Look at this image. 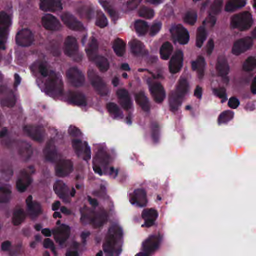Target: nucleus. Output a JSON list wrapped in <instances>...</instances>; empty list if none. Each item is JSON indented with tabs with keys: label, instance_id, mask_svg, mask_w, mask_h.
<instances>
[{
	"label": "nucleus",
	"instance_id": "f257e3e1",
	"mask_svg": "<svg viewBox=\"0 0 256 256\" xmlns=\"http://www.w3.org/2000/svg\"><path fill=\"white\" fill-rule=\"evenodd\" d=\"M32 71H38L42 76L37 84L42 92L54 98H59L62 96L64 84L62 76L50 70L46 62L38 61L31 67Z\"/></svg>",
	"mask_w": 256,
	"mask_h": 256
},
{
	"label": "nucleus",
	"instance_id": "f03ea898",
	"mask_svg": "<svg viewBox=\"0 0 256 256\" xmlns=\"http://www.w3.org/2000/svg\"><path fill=\"white\" fill-rule=\"evenodd\" d=\"M122 230L118 224H114L110 228L103 244L106 256H120L122 252Z\"/></svg>",
	"mask_w": 256,
	"mask_h": 256
},
{
	"label": "nucleus",
	"instance_id": "7ed1b4c3",
	"mask_svg": "<svg viewBox=\"0 0 256 256\" xmlns=\"http://www.w3.org/2000/svg\"><path fill=\"white\" fill-rule=\"evenodd\" d=\"M98 152L93 160V168L96 173L100 176L108 174L111 178H115L118 174V170L114 168H108L114 158L110 156L106 152V148L104 144L96 145Z\"/></svg>",
	"mask_w": 256,
	"mask_h": 256
},
{
	"label": "nucleus",
	"instance_id": "20e7f679",
	"mask_svg": "<svg viewBox=\"0 0 256 256\" xmlns=\"http://www.w3.org/2000/svg\"><path fill=\"white\" fill-rule=\"evenodd\" d=\"M190 86L188 78L181 76L178 80L176 89L172 92L170 98V105L171 110L176 111L181 106L183 98L190 92Z\"/></svg>",
	"mask_w": 256,
	"mask_h": 256
},
{
	"label": "nucleus",
	"instance_id": "39448f33",
	"mask_svg": "<svg viewBox=\"0 0 256 256\" xmlns=\"http://www.w3.org/2000/svg\"><path fill=\"white\" fill-rule=\"evenodd\" d=\"M148 72L152 76V79L148 78L146 80L149 90L154 100L158 103H160L166 98V92L163 86L160 83L153 80L164 79V72L162 70L158 71L155 74H151Z\"/></svg>",
	"mask_w": 256,
	"mask_h": 256
},
{
	"label": "nucleus",
	"instance_id": "423d86ee",
	"mask_svg": "<svg viewBox=\"0 0 256 256\" xmlns=\"http://www.w3.org/2000/svg\"><path fill=\"white\" fill-rule=\"evenodd\" d=\"M254 24V20L251 14L244 12L234 16L231 18L230 25L234 28L240 31L249 30Z\"/></svg>",
	"mask_w": 256,
	"mask_h": 256
},
{
	"label": "nucleus",
	"instance_id": "0eeeda50",
	"mask_svg": "<svg viewBox=\"0 0 256 256\" xmlns=\"http://www.w3.org/2000/svg\"><path fill=\"white\" fill-rule=\"evenodd\" d=\"M97 48L96 40L95 38H92L86 51L90 60L94 62L101 71H106L109 68V64L106 58L97 55Z\"/></svg>",
	"mask_w": 256,
	"mask_h": 256
},
{
	"label": "nucleus",
	"instance_id": "6e6552de",
	"mask_svg": "<svg viewBox=\"0 0 256 256\" xmlns=\"http://www.w3.org/2000/svg\"><path fill=\"white\" fill-rule=\"evenodd\" d=\"M12 14L2 12L0 13V50L6 49V36L9 27L12 25Z\"/></svg>",
	"mask_w": 256,
	"mask_h": 256
},
{
	"label": "nucleus",
	"instance_id": "1a4fd4ad",
	"mask_svg": "<svg viewBox=\"0 0 256 256\" xmlns=\"http://www.w3.org/2000/svg\"><path fill=\"white\" fill-rule=\"evenodd\" d=\"M174 42L182 45L188 44L190 41V34L188 30L181 24L173 25L170 29Z\"/></svg>",
	"mask_w": 256,
	"mask_h": 256
},
{
	"label": "nucleus",
	"instance_id": "9d476101",
	"mask_svg": "<svg viewBox=\"0 0 256 256\" xmlns=\"http://www.w3.org/2000/svg\"><path fill=\"white\" fill-rule=\"evenodd\" d=\"M254 41L250 36H246L236 40L232 48V53L236 56L246 52L252 48Z\"/></svg>",
	"mask_w": 256,
	"mask_h": 256
},
{
	"label": "nucleus",
	"instance_id": "9b49d317",
	"mask_svg": "<svg viewBox=\"0 0 256 256\" xmlns=\"http://www.w3.org/2000/svg\"><path fill=\"white\" fill-rule=\"evenodd\" d=\"M72 146L78 157L82 158L86 161L91 159V150L88 144L78 140L72 141Z\"/></svg>",
	"mask_w": 256,
	"mask_h": 256
},
{
	"label": "nucleus",
	"instance_id": "f8f14e48",
	"mask_svg": "<svg viewBox=\"0 0 256 256\" xmlns=\"http://www.w3.org/2000/svg\"><path fill=\"white\" fill-rule=\"evenodd\" d=\"M162 237L159 234L152 235L143 242V250L150 254L158 250L162 241Z\"/></svg>",
	"mask_w": 256,
	"mask_h": 256
},
{
	"label": "nucleus",
	"instance_id": "ddd939ff",
	"mask_svg": "<svg viewBox=\"0 0 256 256\" xmlns=\"http://www.w3.org/2000/svg\"><path fill=\"white\" fill-rule=\"evenodd\" d=\"M42 24L46 30L52 32L59 31L62 28L60 21L50 14H44L42 17Z\"/></svg>",
	"mask_w": 256,
	"mask_h": 256
},
{
	"label": "nucleus",
	"instance_id": "4468645a",
	"mask_svg": "<svg viewBox=\"0 0 256 256\" xmlns=\"http://www.w3.org/2000/svg\"><path fill=\"white\" fill-rule=\"evenodd\" d=\"M108 216L105 211H102L100 213L94 216L92 218H90L87 216H82L81 218L82 222L84 224L90 223L95 228H99L102 226L107 221Z\"/></svg>",
	"mask_w": 256,
	"mask_h": 256
},
{
	"label": "nucleus",
	"instance_id": "2eb2a0df",
	"mask_svg": "<svg viewBox=\"0 0 256 256\" xmlns=\"http://www.w3.org/2000/svg\"><path fill=\"white\" fill-rule=\"evenodd\" d=\"M184 53L182 50L176 51L172 55L169 63V70L171 74L178 72L183 66Z\"/></svg>",
	"mask_w": 256,
	"mask_h": 256
},
{
	"label": "nucleus",
	"instance_id": "dca6fc26",
	"mask_svg": "<svg viewBox=\"0 0 256 256\" xmlns=\"http://www.w3.org/2000/svg\"><path fill=\"white\" fill-rule=\"evenodd\" d=\"M216 69L218 76L222 78L223 84L228 85L230 82V78L228 76L230 72V67L225 58L220 56L218 58Z\"/></svg>",
	"mask_w": 256,
	"mask_h": 256
},
{
	"label": "nucleus",
	"instance_id": "f3484780",
	"mask_svg": "<svg viewBox=\"0 0 256 256\" xmlns=\"http://www.w3.org/2000/svg\"><path fill=\"white\" fill-rule=\"evenodd\" d=\"M70 228L66 225H62L53 231V234L56 242L62 247L68 238L70 234Z\"/></svg>",
	"mask_w": 256,
	"mask_h": 256
},
{
	"label": "nucleus",
	"instance_id": "a211bd4d",
	"mask_svg": "<svg viewBox=\"0 0 256 256\" xmlns=\"http://www.w3.org/2000/svg\"><path fill=\"white\" fill-rule=\"evenodd\" d=\"M16 41V44L20 46H29L34 42L33 34L28 29L22 30L18 34Z\"/></svg>",
	"mask_w": 256,
	"mask_h": 256
},
{
	"label": "nucleus",
	"instance_id": "6ab92c4d",
	"mask_svg": "<svg viewBox=\"0 0 256 256\" xmlns=\"http://www.w3.org/2000/svg\"><path fill=\"white\" fill-rule=\"evenodd\" d=\"M64 50V54L71 57L78 54V46L77 40L72 36H68L65 40Z\"/></svg>",
	"mask_w": 256,
	"mask_h": 256
},
{
	"label": "nucleus",
	"instance_id": "aec40b11",
	"mask_svg": "<svg viewBox=\"0 0 256 256\" xmlns=\"http://www.w3.org/2000/svg\"><path fill=\"white\" fill-rule=\"evenodd\" d=\"M130 204L138 208L146 206L147 204L146 193L143 190H137L130 196Z\"/></svg>",
	"mask_w": 256,
	"mask_h": 256
},
{
	"label": "nucleus",
	"instance_id": "412c9836",
	"mask_svg": "<svg viewBox=\"0 0 256 256\" xmlns=\"http://www.w3.org/2000/svg\"><path fill=\"white\" fill-rule=\"evenodd\" d=\"M32 168L22 172L20 176L16 182V188L18 192H24L32 182L30 176V174L34 173Z\"/></svg>",
	"mask_w": 256,
	"mask_h": 256
},
{
	"label": "nucleus",
	"instance_id": "4be33fe9",
	"mask_svg": "<svg viewBox=\"0 0 256 256\" xmlns=\"http://www.w3.org/2000/svg\"><path fill=\"white\" fill-rule=\"evenodd\" d=\"M142 217L145 222L142 227L150 228L154 224L158 217V213L155 210L152 208L145 209L142 212Z\"/></svg>",
	"mask_w": 256,
	"mask_h": 256
},
{
	"label": "nucleus",
	"instance_id": "5701e85b",
	"mask_svg": "<svg viewBox=\"0 0 256 256\" xmlns=\"http://www.w3.org/2000/svg\"><path fill=\"white\" fill-rule=\"evenodd\" d=\"M70 82L74 86H78L84 82V76L80 71L76 68H70L67 72Z\"/></svg>",
	"mask_w": 256,
	"mask_h": 256
},
{
	"label": "nucleus",
	"instance_id": "b1692460",
	"mask_svg": "<svg viewBox=\"0 0 256 256\" xmlns=\"http://www.w3.org/2000/svg\"><path fill=\"white\" fill-rule=\"evenodd\" d=\"M26 210L30 216L34 219L42 212L40 204L32 200V197L29 196L26 200Z\"/></svg>",
	"mask_w": 256,
	"mask_h": 256
},
{
	"label": "nucleus",
	"instance_id": "393cba45",
	"mask_svg": "<svg viewBox=\"0 0 256 256\" xmlns=\"http://www.w3.org/2000/svg\"><path fill=\"white\" fill-rule=\"evenodd\" d=\"M40 8L44 12H55L62 10L60 0H41Z\"/></svg>",
	"mask_w": 256,
	"mask_h": 256
},
{
	"label": "nucleus",
	"instance_id": "a878e982",
	"mask_svg": "<svg viewBox=\"0 0 256 256\" xmlns=\"http://www.w3.org/2000/svg\"><path fill=\"white\" fill-rule=\"evenodd\" d=\"M56 174L59 176H66L72 171V164L70 160H60L56 168Z\"/></svg>",
	"mask_w": 256,
	"mask_h": 256
},
{
	"label": "nucleus",
	"instance_id": "bb28decb",
	"mask_svg": "<svg viewBox=\"0 0 256 256\" xmlns=\"http://www.w3.org/2000/svg\"><path fill=\"white\" fill-rule=\"evenodd\" d=\"M62 22L70 28L74 30H81L83 28L82 24L69 13H64L61 16Z\"/></svg>",
	"mask_w": 256,
	"mask_h": 256
},
{
	"label": "nucleus",
	"instance_id": "cd10ccee",
	"mask_svg": "<svg viewBox=\"0 0 256 256\" xmlns=\"http://www.w3.org/2000/svg\"><path fill=\"white\" fill-rule=\"evenodd\" d=\"M192 66L193 70L196 72L200 78H202L204 75L206 63L204 57L198 56L196 60L192 62Z\"/></svg>",
	"mask_w": 256,
	"mask_h": 256
},
{
	"label": "nucleus",
	"instance_id": "c85d7f7f",
	"mask_svg": "<svg viewBox=\"0 0 256 256\" xmlns=\"http://www.w3.org/2000/svg\"><path fill=\"white\" fill-rule=\"evenodd\" d=\"M116 94L120 100V104L124 108L128 110L132 108V103L130 100L128 91L124 89L118 90Z\"/></svg>",
	"mask_w": 256,
	"mask_h": 256
},
{
	"label": "nucleus",
	"instance_id": "c756f323",
	"mask_svg": "<svg viewBox=\"0 0 256 256\" xmlns=\"http://www.w3.org/2000/svg\"><path fill=\"white\" fill-rule=\"evenodd\" d=\"M54 190L58 196L67 203L68 200L65 199L66 196H68V189L64 182L60 180L56 182L54 186Z\"/></svg>",
	"mask_w": 256,
	"mask_h": 256
},
{
	"label": "nucleus",
	"instance_id": "7c9ffc66",
	"mask_svg": "<svg viewBox=\"0 0 256 256\" xmlns=\"http://www.w3.org/2000/svg\"><path fill=\"white\" fill-rule=\"evenodd\" d=\"M67 101L70 104L77 105L80 106H86V100L84 96L80 94H68Z\"/></svg>",
	"mask_w": 256,
	"mask_h": 256
},
{
	"label": "nucleus",
	"instance_id": "2f4dec72",
	"mask_svg": "<svg viewBox=\"0 0 256 256\" xmlns=\"http://www.w3.org/2000/svg\"><path fill=\"white\" fill-rule=\"evenodd\" d=\"M246 5V0H229L226 5L225 10L227 12H234Z\"/></svg>",
	"mask_w": 256,
	"mask_h": 256
},
{
	"label": "nucleus",
	"instance_id": "473e14b6",
	"mask_svg": "<svg viewBox=\"0 0 256 256\" xmlns=\"http://www.w3.org/2000/svg\"><path fill=\"white\" fill-rule=\"evenodd\" d=\"M92 84L102 96L106 95L110 92L102 80L98 76H96L92 80Z\"/></svg>",
	"mask_w": 256,
	"mask_h": 256
},
{
	"label": "nucleus",
	"instance_id": "72a5a7b5",
	"mask_svg": "<svg viewBox=\"0 0 256 256\" xmlns=\"http://www.w3.org/2000/svg\"><path fill=\"white\" fill-rule=\"evenodd\" d=\"M11 198V188L10 186H4L0 182V203L8 202Z\"/></svg>",
	"mask_w": 256,
	"mask_h": 256
},
{
	"label": "nucleus",
	"instance_id": "f704fd0d",
	"mask_svg": "<svg viewBox=\"0 0 256 256\" xmlns=\"http://www.w3.org/2000/svg\"><path fill=\"white\" fill-rule=\"evenodd\" d=\"M207 38V33L204 26H200L197 30L196 37V46L201 48Z\"/></svg>",
	"mask_w": 256,
	"mask_h": 256
},
{
	"label": "nucleus",
	"instance_id": "c9c22d12",
	"mask_svg": "<svg viewBox=\"0 0 256 256\" xmlns=\"http://www.w3.org/2000/svg\"><path fill=\"white\" fill-rule=\"evenodd\" d=\"M107 108L110 115L114 119L119 120L122 118V112L116 104L110 103L108 104Z\"/></svg>",
	"mask_w": 256,
	"mask_h": 256
},
{
	"label": "nucleus",
	"instance_id": "e433bc0d",
	"mask_svg": "<svg viewBox=\"0 0 256 256\" xmlns=\"http://www.w3.org/2000/svg\"><path fill=\"white\" fill-rule=\"evenodd\" d=\"M132 52L136 54H139L144 52V46L140 41L137 40H132L129 44Z\"/></svg>",
	"mask_w": 256,
	"mask_h": 256
},
{
	"label": "nucleus",
	"instance_id": "4c0bfd02",
	"mask_svg": "<svg viewBox=\"0 0 256 256\" xmlns=\"http://www.w3.org/2000/svg\"><path fill=\"white\" fill-rule=\"evenodd\" d=\"M172 51L173 48L172 44L168 42L164 43L160 50L162 58L164 60H168Z\"/></svg>",
	"mask_w": 256,
	"mask_h": 256
},
{
	"label": "nucleus",
	"instance_id": "58836bf2",
	"mask_svg": "<svg viewBox=\"0 0 256 256\" xmlns=\"http://www.w3.org/2000/svg\"><path fill=\"white\" fill-rule=\"evenodd\" d=\"M114 50L118 56H122L126 51V44L123 41L120 39L116 40L113 44Z\"/></svg>",
	"mask_w": 256,
	"mask_h": 256
},
{
	"label": "nucleus",
	"instance_id": "ea45409f",
	"mask_svg": "<svg viewBox=\"0 0 256 256\" xmlns=\"http://www.w3.org/2000/svg\"><path fill=\"white\" fill-rule=\"evenodd\" d=\"M134 28L136 32L140 36L145 34L148 30V23L141 20H138L136 22Z\"/></svg>",
	"mask_w": 256,
	"mask_h": 256
},
{
	"label": "nucleus",
	"instance_id": "a19ab883",
	"mask_svg": "<svg viewBox=\"0 0 256 256\" xmlns=\"http://www.w3.org/2000/svg\"><path fill=\"white\" fill-rule=\"evenodd\" d=\"M256 68V59L254 57L248 58L244 63L242 69L246 72H252Z\"/></svg>",
	"mask_w": 256,
	"mask_h": 256
},
{
	"label": "nucleus",
	"instance_id": "79ce46f5",
	"mask_svg": "<svg viewBox=\"0 0 256 256\" xmlns=\"http://www.w3.org/2000/svg\"><path fill=\"white\" fill-rule=\"evenodd\" d=\"M26 214L24 210L21 209L16 210L13 214L12 222L14 225H18L24 220Z\"/></svg>",
	"mask_w": 256,
	"mask_h": 256
},
{
	"label": "nucleus",
	"instance_id": "37998d69",
	"mask_svg": "<svg viewBox=\"0 0 256 256\" xmlns=\"http://www.w3.org/2000/svg\"><path fill=\"white\" fill-rule=\"evenodd\" d=\"M136 101L144 110H148L149 108L147 98L143 92H140L136 96Z\"/></svg>",
	"mask_w": 256,
	"mask_h": 256
},
{
	"label": "nucleus",
	"instance_id": "c03bdc74",
	"mask_svg": "<svg viewBox=\"0 0 256 256\" xmlns=\"http://www.w3.org/2000/svg\"><path fill=\"white\" fill-rule=\"evenodd\" d=\"M197 18L198 16L196 12H189L186 14L184 22L188 24L193 26L196 23Z\"/></svg>",
	"mask_w": 256,
	"mask_h": 256
},
{
	"label": "nucleus",
	"instance_id": "a18cd8bd",
	"mask_svg": "<svg viewBox=\"0 0 256 256\" xmlns=\"http://www.w3.org/2000/svg\"><path fill=\"white\" fill-rule=\"evenodd\" d=\"M212 92L214 96L222 100L221 102L224 103L228 100L226 89L224 88H213Z\"/></svg>",
	"mask_w": 256,
	"mask_h": 256
},
{
	"label": "nucleus",
	"instance_id": "49530a36",
	"mask_svg": "<svg viewBox=\"0 0 256 256\" xmlns=\"http://www.w3.org/2000/svg\"><path fill=\"white\" fill-rule=\"evenodd\" d=\"M234 113L231 111H226L222 114L218 118V124H226L234 118Z\"/></svg>",
	"mask_w": 256,
	"mask_h": 256
},
{
	"label": "nucleus",
	"instance_id": "de8ad7c7",
	"mask_svg": "<svg viewBox=\"0 0 256 256\" xmlns=\"http://www.w3.org/2000/svg\"><path fill=\"white\" fill-rule=\"evenodd\" d=\"M162 28V22L155 20L148 28L150 34L152 36H154L158 34Z\"/></svg>",
	"mask_w": 256,
	"mask_h": 256
},
{
	"label": "nucleus",
	"instance_id": "09e8293b",
	"mask_svg": "<svg viewBox=\"0 0 256 256\" xmlns=\"http://www.w3.org/2000/svg\"><path fill=\"white\" fill-rule=\"evenodd\" d=\"M154 12L153 10L146 8H142L138 11V16L140 17L152 18L154 16Z\"/></svg>",
	"mask_w": 256,
	"mask_h": 256
},
{
	"label": "nucleus",
	"instance_id": "8fccbe9b",
	"mask_svg": "<svg viewBox=\"0 0 256 256\" xmlns=\"http://www.w3.org/2000/svg\"><path fill=\"white\" fill-rule=\"evenodd\" d=\"M44 153L46 154V158L48 160H52V158H55L57 156V154L55 150V148L50 143H49L46 149L44 150Z\"/></svg>",
	"mask_w": 256,
	"mask_h": 256
},
{
	"label": "nucleus",
	"instance_id": "3c124183",
	"mask_svg": "<svg viewBox=\"0 0 256 256\" xmlns=\"http://www.w3.org/2000/svg\"><path fill=\"white\" fill-rule=\"evenodd\" d=\"M96 25L100 28H105L108 25V20L103 14H98L96 21Z\"/></svg>",
	"mask_w": 256,
	"mask_h": 256
},
{
	"label": "nucleus",
	"instance_id": "603ef678",
	"mask_svg": "<svg viewBox=\"0 0 256 256\" xmlns=\"http://www.w3.org/2000/svg\"><path fill=\"white\" fill-rule=\"evenodd\" d=\"M79 244L76 242H73L71 245L66 254V256H80L78 253Z\"/></svg>",
	"mask_w": 256,
	"mask_h": 256
},
{
	"label": "nucleus",
	"instance_id": "864d4df0",
	"mask_svg": "<svg viewBox=\"0 0 256 256\" xmlns=\"http://www.w3.org/2000/svg\"><path fill=\"white\" fill-rule=\"evenodd\" d=\"M223 4L222 0H216L211 6V13L217 14L219 12Z\"/></svg>",
	"mask_w": 256,
	"mask_h": 256
},
{
	"label": "nucleus",
	"instance_id": "5fc2aeb1",
	"mask_svg": "<svg viewBox=\"0 0 256 256\" xmlns=\"http://www.w3.org/2000/svg\"><path fill=\"white\" fill-rule=\"evenodd\" d=\"M100 2L104 9L108 11L112 18H114L116 16V11L107 2H102L100 0Z\"/></svg>",
	"mask_w": 256,
	"mask_h": 256
},
{
	"label": "nucleus",
	"instance_id": "6e6d98bb",
	"mask_svg": "<svg viewBox=\"0 0 256 256\" xmlns=\"http://www.w3.org/2000/svg\"><path fill=\"white\" fill-rule=\"evenodd\" d=\"M24 130L34 139L36 140H40V138L37 137V135L39 134L36 132L33 128L30 126H26L24 128Z\"/></svg>",
	"mask_w": 256,
	"mask_h": 256
},
{
	"label": "nucleus",
	"instance_id": "4d7b16f0",
	"mask_svg": "<svg viewBox=\"0 0 256 256\" xmlns=\"http://www.w3.org/2000/svg\"><path fill=\"white\" fill-rule=\"evenodd\" d=\"M216 21V20L215 16H212L210 14L208 18L204 21L203 24L208 28H212L215 25Z\"/></svg>",
	"mask_w": 256,
	"mask_h": 256
},
{
	"label": "nucleus",
	"instance_id": "13d9d810",
	"mask_svg": "<svg viewBox=\"0 0 256 256\" xmlns=\"http://www.w3.org/2000/svg\"><path fill=\"white\" fill-rule=\"evenodd\" d=\"M44 246L46 248L50 249L55 255V256H57L54 242L51 240L49 238L46 239L44 242Z\"/></svg>",
	"mask_w": 256,
	"mask_h": 256
},
{
	"label": "nucleus",
	"instance_id": "bf43d9fd",
	"mask_svg": "<svg viewBox=\"0 0 256 256\" xmlns=\"http://www.w3.org/2000/svg\"><path fill=\"white\" fill-rule=\"evenodd\" d=\"M214 44L213 40L210 39L208 40L206 45L205 47V49L208 55L210 56L212 54L214 49Z\"/></svg>",
	"mask_w": 256,
	"mask_h": 256
},
{
	"label": "nucleus",
	"instance_id": "052dcab7",
	"mask_svg": "<svg viewBox=\"0 0 256 256\" xmlns=\"http://www.w3.org/2000/svg\"><path fill=\"white\" fill-rule=\"evenodd\" d=\"M228 106L233 109L236 108L240 105V102L238 99L235 98H232L228 102Z\"/></svg>",
	"mask_w": 256,
	"mask_h": 256
},
{
	"label": "nucleus",
	"instance_id": "680f3d73",
	"mask_svg": "<svg viewBox=\"0 0 256 256\" xmlns=\"http://www.w3.org/2000/svg\"><path fill=\"white\" fill-rule=\"evenodd\" d=\"M142 0H131L128 3V9L132 10L137 8Z\"/></svg>",
	"mask_w": 256,
	"mask_h": 256
},
{
	"label": "nucleus",
	"instance_id": "e2e57ef3",
	"mask_svg": "<svg viewBox=\"0 0 256 256\" xmlns=\"http://www.w3.org/2000/svg\"><path fill=\"white\" fill-rule=\"evenodd\" d=\"M68 132L70 135L74 136H78L80 134V130L74 126L70 127Z\"/></svg>",
	"mask_w": 256,
	"mask_h": 256
},
{
	"label": "nucleus",
	"instance_id": "0e129e2a",
	"mask_svg": "<svg viewBox=\"0 0 256 256\" xmlns=\"http://www.w3.org/2000/svg\"><path fill=\"white\" fill-rule=\"evenodd\" d=\"M14 104H15V100H14V98L8 101L4 100L2 102V104L4 106H8V107L13 106L14 105Z\"/></svg>",
	"mask_w": 256,
	"mask_h": 256
},
{
	"label": "nucleus",
	"instance_id": "69168bd1",
	"mask_svg": "<svg viewBox=\"0 0 256 256\" xmlns=\"http://www.w3.org/2000/svg\"><path fill=\"white\" fill-rule=\"evenodd\" d=\"M11 248V244L10 242L6 241L4 242L2 245V249L4 251H8Z\"/></svg>",
	"mask_w": 256,
	"mask_h": 256
},
{
	"label": "nucleus",
	"instance_id": "338daca9",
	"mask_svg": "<svg viewBox=\"0 0 256 256\" xmlns=\"http://www.w3.org/2000/svg\"><path fill=\"white\" fill-rule=\"evenodd\" d=\"M250 89L252 92L254 94H256V76L252 80Z\"/></svg>",
	"mask_w": 256,
	"mask_h": 256
},
{
	"label": "nucleus",
	"instance_id": "774afa93",
	"mask_svg": "<svg viewBox=\"0 0 256 256\" xmlns=\"http://www.w3.org/2000/svg\"><path fill=\"white\" fill-rule=\"evenodd\" d=\"M194 96L199 99H201L202 96V88L198 86L194 91Z\"/></svg>",
	"mask_w": 256,
	"mask_h": 256
}]
</instances>
